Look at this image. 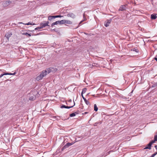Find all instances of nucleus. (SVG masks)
I'll use <instances>...</instances> for the list:
<instances>
[{"mask_svg": "<svg viewBox=\"0 0 157 157\" xmlns=\"http://www.w3.org/2000/svg\"><path fill=\"white\" fill-rule=\"evenodd\" d=\"M75 113H71L70 114V116L71 117H74L75 116Z\"/></svg>", "mask_w": 157, "mask_h": 157, "instance_id": "nucleus-21", "label": "nucleus"}, {"mask_svg": "<svg viewBox=\"0 0 157 157\" xmlns=\"http://www.w3.org/2000/svg\"><path fill=\"white\" fill-rule=\"evenodd\" d=\"M156 15V14H152L151 15V18L152 19H155L157 18Z\"/></svg>", "mask_w": 157, "mask_h": 157, "instance_id": "nucleus-15", "label": "nucleus"}, {"mask_svg": "<svg viewBox=\"0 0 157 157\" xmlns=\"http://www.w3.org/2000/svg\"><path fill=\"white\" fill-rule=\"evenodd\" d=\"M67 16L68 17H70L72 18H75V15L72 13H69L67 15Z\"/></svg>", "mask_w": 157, "mask_h": 157, "instance_id": "nucleus-10", "label": "nucleus"}, {"mask_svg": "<svg viewBox=\"0 0 157 157\" xmlns=\"http://www.w3.org/2000/svg\"><path fill=\"white\" fill-rule=\"evenodd\" d=\"M78 112H79V111H78L77 112H75V113H75V115L76 114H78Z\"/></svg>", "mask_w": 157, "mask_h": 157, "instance_id": "nucleus-32", "label": "nucleus"}, {"mask_svg": "<svg viewBox=\"0 0 157 157\" xmlns=\"http://www.w3.org/2000/svg\"><path fill=\"white\" fill-rule=\"evenodd\" d=\"M72 23V22L69 20H64V24H71Z\"/></svg>", "mask_w": 157, "mask_h": 157, "instance_id": "nucleus-11", "label": "nucleus"}, {"mask_svg": "<svg viewBox=\"0 0 157 157\" xmlns=\"http://www.w3.org/2000/svg\"><path fill=\"white\" fill-rule=\"evenodd\" d=\"M1 78V77H0V78Z\"/></svg>", "mask_w": 157, "mask_h": 157, "instance_id": "nucleus-42", "label": "nucleus"}, {"mask_svg": "<svg viewBox=\"0 0 157 157\" xmlns=\"http://www.w3.org/2000/svg\"><path fill=\"white\" fill-rule=\"evenodd\" d=\"M98 65L97 64H96L95 63H93L92 64V66H97V65Z\"/></svg>", "mask_w": 157, "mask_h": 157, "instance_id": "nucleus-26", "label": "nucleus"}, {"mask_svg": "<svg viewBox=\"0 0 157 157\" xmlns=\"http://www.w3.org/2000/svg\"><path fill=\"white\" fill-rule=\"evenodd\" d=\"M46 75V73L45 71H43L40 72V74L38 75L36 78V80L37 81H39L43 79V78Z\"/></svg>", "mask_w": 157, "mask_h": 157, "instance_id": "nucleus-1", "label": "nucleus"}, {"mask_svg": "<svg viewBox=\"0 0 157 157\" xmlns=\"http://www.w3.org/2000/svg\"><path fill=\"white\" fill-rule=\"evenodd\" d=\"M84 113H85V114H87L88 113L87 112H85Z\"/></svg>", "mask_w": 157, "mask_h": 157, "instance_id": "nucleus-39", "label": "nucleus"}, {"mask_svg": "<svg viewBox=\"0 0 157 157\" xmlns=\"http://www.w3.org/2000/svg\"><path fill=\"white\" fill-rule=\"evenodd\" d=\"M23 35H26L29 36H30L31 35L30 34L28 33H24L22 34Z\"/></svg>", "mask_w": 157, "mask_h": 157, "instance_id": "nucleus-16", "label": "nucleus"}, {"mask_svg": "<svg viewBox=\"0 0 157 157\" xmlns=\"http://www.w3.org/2000/svg\"><path fill=\"white\" fill-rule=\"evenodd\" d=\"M53 17H54V18H56L58 17V15L53 16Z\"/></svg>", "mask_w": 157, "mask_h": 157, "instance_id": "nucleus-29", "label": "nucleus"}, {"mask_svg": "<svg viewBox=\"0 0 157 157\" xmlns=\"http://www.w3.org/2000/svg\"><path fill=\"white\" fill-rule=\"evenodd\" d=\"M63 17V16H61V15H58V17Z\"/></svg>", "mask_w": 157, "mask_h": 157, "instance_id": "nucleus-33", "label": "nucleus"}, {"mask_svg": "<svg viewBox=\"0 0 157 157\" xmlns=\"http://www.w3.org/2000/svg\"><path fill=\"white\" fill-rule=\"evenodd\" d=\"M25 25H33V24H32L30 22H29L25 24ZM35 25V24L34 23L33 24V25Z\"/></svg>", "mask_w": 157, "mask_h": 157, "instance_id": "nucleus-22", "label": "nucleus"}, {"mask_svg": "<svg viewBox=\"0 0 157 157\" xmlns=\"http://www.w3.org/2000/svg\"><path fill=\"white\" fill-rule=\"evenodd\" d=\"M19 24H23V23L22 22H19Z\"/></svg>", "mask_w": 157, "mask_h": 157, "instance_id": "nucleus-38", "label": "nucleus"}, {"mask_svg": "<svg viewBox=\"0 0 157 157\" xmlns=\"http://www.w3.org/2000/svg\"><path fill=\"white\" fill-rule=\"evenodd\" d=\"M48 21H43V22L40 23V28L42 29L46 26H49L48 25Z\"/></svg>", "mask_w": 157, "mask_h": 157, "instance_id": "nucleus-4", "label": "nucleus"}, {"mask_svg": "<svg viewBox=\"0 0 157 157\" xmlns=\"http://www.w3.org/2000/svg\"><path fill=\"white\" fill-rule=\"evenodd\" d=\"M64 24V20L61 21H58L53 23L52 24V26L58 24L62 25Z\"/></svg>", "mask_w": 157, "mask_h": 157, "instance_id": "nucleus-3", "label": "nucleus"}, {"mask_svg": "<svg viewBox=\"0 0 157 157\" xmlns=\"http://www.w3.org/2000/svg\"><path fill=\"white\" fill-rule=\"evenodd\" d=\"M41 29L40 28V27H37V28H35V30H37L38 29Z\"/></svg>", "mask_w": 157, "mask_h": 157, "instance_id": "nucleus-28", "label": "nucleus"}, {"mask_svg": "<svg viewBox=\"0 0 157 157\" xmlns=\"http://www.w3.org/2000/svg\"><path fill=\"white\" fill-rule=\"evenodd\" d=\"M73 144V143H67L65 145V146L63 147L61 149L62 151H63L65 149H66L69 146H71Z\"/></svg>", "mask_w": 157, "mask_h": 157, "instance_id": "nucleus-5", "label": "nucleus"}, {"mask_svg": "<svg viewBox=\"0 0 157 157\" xmlns=\"http://www.w3.org/2000/svg\"><path fill=\"white\" fill-rule=\"evenodd\" d=\"M156 155V153H155L151 155L150 157H154Z\"/></svg>", "mask_w": 157, "mask_h": 157, "instance_id": "nucleus-24", "label": "nucleus"}, {"mask_svg": "<svg viewBox=\"0 0 157 157\" xmlns=\"http://www.w3.org/2000/svg\"><path fill=\"white\" fill-rule=\"evenodd\" d=\"M74 105H73L72 106H66L64 105H62L61 106H60V108H67V109H70L72 107H73L75 105V102L74 101Z\"/></svg>", "mask_w": 157, "mask_h": 157, "instance_id": "nucleus-7", "label": "nucleus"}, {"mask_svg": "<svg viewBox=\"0 0 157 157\" xmlns=\"http://www.w3.org/2000/svg\"><path fill=\"white\" fill-rule=\"evenodd\" d=\"M11 74H12V75H15V74H16V73L14 72L13 73H11Z\"/></svg>", "mask_w": 157, "mask_h": 157, "instance_id": "nucleus-30", "label": "nucleus"}, {"mask_svg": "<svg viewBox=\"0 0 157 157\" xmlns=\"http://www.w3.org/2000/svg\"><path fill=\"white\" fill-rule=\"evenodd\" d=\"M29 99L30 100H33V99L32 98H31V97H30L29 98Z\"/></svg>", "mask_w": 157, "mask_h": 157, "instance_id": "nucleus-35", "label": "nucleus"}, {"mask_svg": "<svg viewBox=\"0 0 157 157\" xmlns=\"http://www.w3.org/2000/svg\"><path fill=\"white\" fill-rule=\"evenodd\" d=\"M82 21H81L80 22V23H79V24H80Z\"/></svg>", "mask_w": 157, "mask_h": 157, "instance_id": "nucleus-40", "label": "nucleus"}, {"mask_svg": "<svg viewBox=\"0 0 157 157\" xmlns=\"http://www.w3.org/2000/svg\"><path fill=\"white\" fill-rule=\"evenodd\" d=\"M53 17V16H49L48 17V20L50 21H51L52 20V19H54V17Z\"/></svg>", "mask_w": 157, "mask_h": 157, "instance_id": "nucleus-17", "label": "nucleus"}, {"mask_svg": "<svg viewBox=\"0 0 157 157\" xmlns=\"http://www.w3.org/2000/svg\"><path fill=\"white\" fill-rule=\"evenodd\" d=\"M4 76V75H3V74H1L0 75V77L1 78L3 76Z\"/></svg>", "mask_w": 157, "mask_h": 157, "instance_id": "nucleus-31", "label": "nucleus"}, {"mask_svg": "<svg viewBox=\"0 0 157 157\" xmlns=\"http://www.w3.org/2000/svg\"><path fill=\"white\" fill-rule=\"evenodd\" d=\"M82 96L83 98V99H84L85 103L87 105H90V102L89 101H88L87 100H86V99L84 97L83 94H82Z\"/></svg>", "mask_w": 157, "mask_h": 157, "instance_id": "nucleus-12", "label": "nucleus"}, {"mask_svg": "<svg viewBox=\"0 0 157 157\" xmlns=\"http://www.w3.org/2000/svg\"><path fill=\"white\" fill-rule=\"evenodd\" d=\"M72 101L71 100V99H70L69 100V101H68L69 102H71Z\"/></svg>", "mask_w": 157, "mask_h": 157, "instance_id": "nucleus-36", "label": "nucleus"}, {"mask_svg": "<svg viewBox=\"0 0 157 157\" xmlns=\"http://www.w3.org/2000/svg\"><path fill=\"white\" fill-rule=\"evenodd\" d=\"M127 5L121 6L119 9V10L123 11L126 10L127 8Z\"/></svg>", "mask_w": 157, "mask_h": 157, "instance_id": "nucleus-8", "label": "nucleus"}, {"mask_svg": "<svg viewBox=\"0 0 157 157\" xmlns=\"http://www.w3.org/2000/svg\"><path fill=\"white\" fill-rule=\"evenodd\" d=\"M155 148H156V149L157 148V146L156 145H155Z\"/></svg>", "mask_w": 157, "mask_h": 157, "instance_id": "nucleus-37", "label": "nucleus"}, {"mask_svg": "<svg viewBox=\"0 0 157 157\" xmlns=\"http://www.w3.org/2000/svg\"><path fill=\"white\" fill-rule=\"evenodd\" d=\"M53 69L52 68H48L46 69L45 70H44V71H45V72L46 73V75L47 74H49L51 72L53 71Z\"/></svg>", "mask_w": 157, "mask_h": 157, "instance_id": "nucleus-6", "label": "nucleus"}, {"mask_svg": "<svg viewBox=\"0 0 157 157\" xmlns=\"http://www.w3.org/2000/svg\"><path fill=\"white\" fill-rule=\"evenodd\" d=\"M148 145H149V144H147V145L146 146V147H145V148H144V149H149V148H147V147H148V148H149V146Z\"/></svg>", "mask_w": 157, "mask_h": 157, "instance_id": "nucleus-25", "label": "nucleus"}, {"mask_svg": "<svg viewBox=\"0 0 157 157\" xmlns=\"http://www.w3.org/2000/svg\"><path fill=\"white\" fill-rule=\"evenodd\" d=\"M111 21V20H107L106 22H105L104 25L106 27L108 26L109 25Z\"/></svg>", "mask_w": 157, "mask_h": 157, "instance_id": "nucleus-13", "label": "nucleus"}, {"mask_svg": "<svg viewBox=\"0 0 157 157\" xmlns=\"http://www.w3.org/2000/svg\"><path fill=\"white\" fill-rule=\"evenodd\" d=\"M156 141H157V135L155 136L154 140L151 141L149 143L148 145L149 146V147L148 148H149V149H151V147L152 144ZM147 148H148V147H147Z\"/></svg>", "mask_w": 157, "mask_h": 157, "instance_id": "nucleus-2", "label": "nucleus"}, {"mask_svg": "<svg viewBox=\"0 0 157 157\" xmlns=\"http://www.w3.org/2000/svg\"><path fill=\"white\" fill-rule=\"evenodd\" d=\"M86 88H84V89H83L82 90V92L81 94H84V93H85V92L86 91Z\"/></svg>", "mask_w": 157, "mask_h": 157, "instance_id": "nucleus-19", "label": "nucleus"}, {"mask_svg": "<svg viewBox=\"0 0 157 157\" xmlns=\"http://www.w3.org/2000/svg\"><path fill=\"white\" fill-rule=\"evenodd\" d=\"M131 50L132 51H134V52H139L138 50L137 49H136V48H132V49Z\"/></svg>", "mask_w": 157, "mask_h": 157, "instance_id": "nucleus-18", "label": "nucleus"}, {"mask_svg": "<svg viewBox=\"0 0 157 157\" xmlns=\"http://www.w3.org/2000/svg\"><path fill=\"white\" fill-rule=\"evenodd\" d=\"M11 3V2L10 1H7L5 2L4 3V6H6L10 5Z\"/></svg>", "mask_w": 157, "mask_h": 157, "instance_id": "nucleus-14", "label": "nucleus"}, {"mask_svg": "<svg viewBox=\"0 0 157 157\" xmlns=\"http://www.w3.org/2000/svg\"><path fill=\"white\" fill-rule=\"evenodd\" d=\"M12 35V33L10 32H8L6 33L5 36L8 39V40H9V38Z\"/></svg>", "mask_w": 157, "mask_h": 157, "instance_id": "nucleus-9", "label": "nucleus"}, {"mask_svg": "<svg viewBox=\"0 0 157 157\" xmlns=\"http://www.w3.org/2000/svg\"><path fill=\"white\" fill-rule=\"evenodd\" d=\"M3 74L4 75H12V74H11V73H5Z\"/></svg>", "mask_w": 157, "mask_h": 157, "instance_id": "nucleus-23", "label": "nucleus"}, {"mask_svg": "<svg viewBox=\"0 0 157 157\" xmlns=\"http://www.w3.org/2000/svg\"><path fill=\"white\" fill-rule=\"evenodd\" d=\"M157 86V83H155L154 84L153 86H152V87H155Z\"/></svg>", "mask_w": 157, "mask_h": 157, "instance_id": "nucleus-27", "label": "nucleus"}, {"mask_svg": "<svg viewBox=\"0 0 157 157\" xmlns=\"http://www.w3.org/2000/svg\"><path fill=\"white\" fill-rule=\"evenodd\" d=\"M94 110L96 111H97L98 110V108L95 104L94 105Z\"/></svg>", "mask_w": 157, "mask_h": 157, "instance_id": "nucleus-20", "label": "nucleus"}, {"mask_svg": "<svg viewBox=\"0 0 157 157\" xmlns=\"http://www.w3.org/2000/svg\"><path fill=\"white\" fill-rule=\"evenodd\" d=\"M102 157H104L102 156Z\"/></svg>", "mask_w": 157, "mask_h": 157, "instance_id": "nucleus-41", "label": "nucleus"}, {"mask_svg": "<svg viewBox=\"0 0 157 157\" xmlns=\"http://www.w3.org/2000/svg\"><path fill=\"white\" fill-rule=\"evenodd\" d=\"M156 60V61H157V57H155V58H154Z\"/></svg>", "mask_w": 157, "mask_h": 157, "instance_id": "nucleus-34", "label": "nucleus"}]
</instances>
